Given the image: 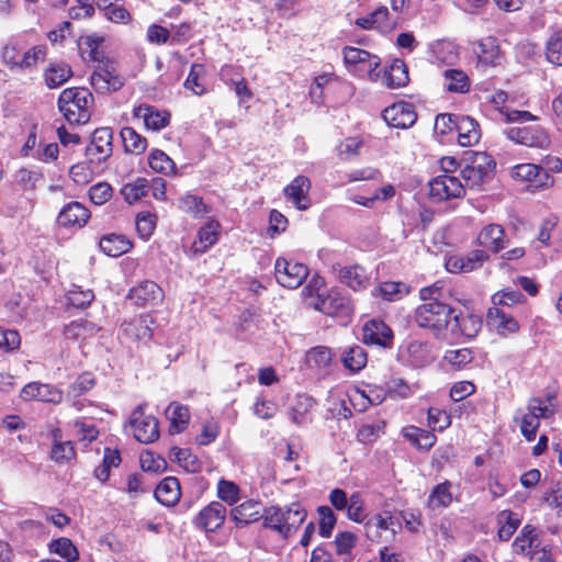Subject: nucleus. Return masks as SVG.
Returning <instances> with one entry per match:
<instances>
[{"label":"nucleus","mask_w":562,"mask_h":562,"mask_svg":"<svg viewBox=\"0 0 562 562\" xmlns=\"http://www.w3.org/2000/svg\"><path fill=\"white\" fill-rule=\"evenodd\" d=\"M307 517V510L300 502L285 506L271 505L266 507L262 527L286 540L293 536Z\"/></svg>","instance_id":"nucleus-1"},{"label":"nucleus","mask_w":562,"mask_h":562,"mask_svg":"<svg viewBox=\"0 0 562 562\" xmlns=\"http://www.w3.org/2000/svg\"><path fill=\"white\" fill-rule=\"evenodd\" d=\"M324 280L322 278H313L304 288V292L311 297L310 305L316 311L330 316L349 318L352 313L350 300L342 296L337 291H328L325 293Z\"/></svg>","instance_id":"nucleus-2"},{"label":"nucleus","mask_w":562,"mask_h":562,"mask_svg":"<svg viewBox=\"0 0 562 562\" xmlns=\"http://www.w3.org/2000/svg\"><path fill=\"white\" fill-rule=\"evenodd\" d=\"M93 104V94L88 88L82 87L67 88L58 98V109L69 124L88 123L92 115Z\"/></svg>","instance_id":"nucleus-3"},{"label":"nucleus","mask_w":562,"mask_h":562,"mask_svg":"<svg viewBox=\"0 0 562 562\" xmlns=\"http://www.w3.org/2000/svg\"><path fill=\"white\" fill-rule=\"evenodd\" d=\"M155 319L149 313H142L124 319L119 326V339L128 348L149 347L154 337Z\"/></svg>","instance_id":"nucleus-4"},{"label":"nucleus","mask_w":562,"mask_h":562,"mask_svg":"<svg viewBox=\"0 0 562 562\" xmlns=\"http://www.w3.org/2000/svg\"><path fill=\"white\" fill-rule=\"evenodd\" d=\"M454 310L446 302H423L414 313L415 323L422 327L440 333L447 329Z\"/></svg>","instance_id":"nucleus-5"},{"label":"nucleus","mask_w":562,"mask_h":562,"mask_svg":"<svg viewBox=\"0 0 562 562\" xmlns=\"http://www.w3.org/2000/svg\"><path fill=\"white\" fill-rule=\"evenodd\" d=\"M510 177L525 186L531 193L549 190L554 184V178L549 171L537 164H518L510 168Z\"/></svg>","instance_id":"nucleus-6"},{"label":"nucleus","mask_w":562,"mask_h":562,"mask_svg":"<svg viewBox=\"0 0 562 562\" xmlns=\"http://www.w3.org/2000/svg\"><path fill=\"white\" fill-rule=\"evenodd\" d=\"M496 164L486 153H475L471 164L461 170L464 189H481L495 171Z\"/></svg>","instance_id":"nucleus-7"},{"label":"nucleus","mask_w":562,"mask_h":562,"mask_svg":"<svg viewBox=\"0 0 562 562\" xmlns=\"http://www.w3.org/2000/svg\"><path fill=\"white\" fill-rule=\"evenodd\" d=\"M364 535L371 542H387L395 539L401 524L390 510L369 517L363 522Z\"/></svg>","instance_id":"nucleus-8"},{"label":"nucleus","mask_w":562,"mask_h":562,"mask_svg":"<svg viewBox=\"0 0 562 562\" xmlns=\"http://www.w3.org/2000/svg\"><path fill=\"white\" fill-rule=\"evenodd\" d=\"M308 272L307 266L293 259L279 257L274 263L276 280L283 288H299L307 278Z\"/></svg>","instance_id":"nucleus-9"},{"label":"nucleus","mask_w":562,"mask_h":562,"mask_svg":"<svg viewBox=\"0 0 562 562\" xmlns=\"http://www.w3.org/2000/svg\"><path fill=\"white\" fill-rule=\"evenodd\" d=\"M505 135L512 142L527 147L547 149L551 143L547 131L539 124L513 126L505 131Z\"/></svg>","instance_id":"nucleus-10"},{"label":"nucleus","mask_w":562,"mask_h":562,"mask_svg":"<svg viewBox=\"0 0 562 562\" xmlns=\"http://www.w3.org/2000/svg\"><path fill=\"white\" fill-rule=\"evenodd\" d=\"M429 196L436 202L463 198L465 189L461 180L453 175H439L429 183Z\"/></svg>","instance_id":"nucleus-11"},{"label":"nucleus","mask_w":562,"mask_h":562,"mask_svg":"<svg viewBox=\"0 0 562 562\" xmlns=\"http://www.w3.org/2000/svg\"><path fill=\"white\" fill-rule=\"evenodd\" d=\"M113 132L110 127L93 131L91 140L86 148V157L91 164L104 162L113 151Z\"/></svg>","instance_id":"nucleus-12"},{"label":"nucleus","mask_w":562,"mask_h":562,"mask_svg":"<svg viewBox=\"0 0 562 562\" xmlns=\"http://www.w3.org/2000/svg\"><path fill=\"white\" fill-rule=\"evenodd\" d=\"M130 424L135 439L142 443H150L159 438L158 419L145 414L140 406L132 413Z\"/></svg>","instance_id":"nucleus-13"},{"label":"nucleus","mask_w":562,"mask_h":562,"mask_svg":"<svg viewBox=\"0 0 562 562\" xmlns=\"http://www.w3.org/2000/svg\"><path fill=\"white\" fill-rule=\"evenodd\" d=\"M362 342L367 346L390 349L394 342V333L385 322L372 318L362 326Z\"/></svg>","instance_id":"nucleus-14"},{"label":"nucleus","mask_w":562,"mask_h":562,"mask_svg":"<svg viewBox=\"0 0 562 562\" xmlns=\"http://www.w3.org/2000/svg\"><path fill=\"white\" fill-rule=\"evenodd\" d=\"M266 507L259 499H246L235 504L229 510V518L237 528H245L259 520H265Z\"/></svg>","instance_id":"nucleus-15"},{"label":"nucleus","mask_w":562,"mask_h":562,"mask_svg":"<svg viewBox=\"0 0 562 562\" xmlns=\"http://www.w3.org/2000/svg\"><path fill=\"white\" fill-rule=\"evenodd\" d=\"M124 77L121 76L113 60L95 66V70L92 72L90 83L97 92L117 91L124 86Z\"/></svg>","instance_id":"nucleus-16"},{"label":"nucleus","mask_w":562,"mask_h":562,"mask_svg":"<svg viewBox=\"0 0 562 562\" xmlns=\"http://www.w3.org/2000/svg\"><path fill=\"white\" fill-rule=\"evenodd\" d=\"M222 225L215 218H210L196 232V239L189 249L190 257L196 258L205 254L220 239Z\"/></svg>","instance_id":"nucleus-17"},{"label":"nucleus","mask_w":562,"mask_h":562,"mask_svg":"<svg viewBox=\"0 0 562 562\" xmlns=\"http://www.w3.org/2000/svg\"><path fill=\"white\" fill-rule=\"evenodd\" d=\"M355 23L361 30L390 34L395 30L396 20L391 16L385 5H380L366 16L358 18Z\"/></svg>","instance_id":"nucleus-18"},{"label":"nucleus","mask_w":562,"mask_h":562,"mask_svg":"<svg viewBox=\"0 0 562 562\" xmlns=\"http://www.w3.org/2000/svg\"><path fill=\"white\" fill-rule=\"evenodd\" d=\"M382 116L389 126L402 130L413 126L417 120L414 104L405 101L385 108Z\"/></svg>","instance_id":"nucleus-19"},{"label":"nucleus","mask_w":562,"mask_h":562,"mask_svg":"<svg viewBox=\"0 0 562 562\" xmlns=\"http://www.w3.org/2000/svg\"><path fill=\"white\" fill-rule=\"evenodd\" d=\"M133 116L142 119L148 131L159 132L170 125L171 113L168 110L157 109L155 105L142 103L133 109Z\"/></svg>","instance_id":"nucleus-20"},{"label":"nucleus","mask_w":562,"mask_h":562,"mask_svg":"<svg viewBox=\"0 0 562 562\" xmlns=\"http://www.w3.org/2000/svg\"><path fill=\"white\" fill-rule=\"evenodd\" d=\"M488 259L490 255L485 250L474 249L465 256H449L445 267L451 273H468L481 268Z\"/></svg>","instance_id":"nucleus-21"},{"label":"nucleus","mask_w":562,"mask_h":562,"mask_svg":"<svg viewBox=\"0 0 562 562\" xmlns=\"http://www.w3.org/2000/svg\"><path fill=\"white\" fill-rule=\"evenodd\" d=\"M23 401H40L50 404H59L63 401L64 393L53 384L30 382L23 386L20 393Z\"/></svg>","instance_id":"nucleus-22"},{"label":"nucleus","mask_w":562,"mask_h":562,"mask_svg":"<svg viewBox=\"0 0 562 562\" xmlns=\"http://www.w3.org/2000/svg\"><path fill=\"white\" fill-rule=\"evenodd\" d=\"M91 217L90 210L78 201L65 204L57 215V224L64 228H82Z\"/></svg>","instance_id":"nucleus-23"},{"label":"nucleus","mask_w":562,"mask_h":562,"mask_svg":"<svg viewBox=\"0 0 562 562\" xmlns=\"http://www.w3.org/2000/svg\"><path fill=\"white\" fill-rule=\"evenodd\" d=\"M226 514V508L221 502H211L199 512L193 522L195 527L206 532H215L224 525Z\"/></svg>","instance_id":"nucleus-24"},{"label":"nucleus","mask_w":562,"mask_h":562,"mask_svg":"<svg viewBox=\"0 0 562 562\" xmlns=\"http://www.w3.org/2000/svg\"><path fill=\"white\" fill-rule=\"evenodd\" d=\"M311 187V180L306 176L299 175L284 187V198L286 201L291 202L296 210L306 211L311 206V199L308 196Z\"/></svg>","instance_id":"nucleus-25"},{"label":"nucleus","mask_w":562,"mask_h":562,"mask_svg":"<svg viewBox=\"0 0 562 562\" xmlns=\"http://www.w3.org/2000/svg\"><path fill=\"white\" fill-rule=\"evenodd\" d=\"M104 40L105 37H78L77 46L81 58L95 66L111 61Z\"/></svg>","instance_id":"nucleus-26"},{"label":"nucleus","mask_w":562,"mask_h":562,"mask_svg":"<svg viewBox=\"0 0 562 562\" xmlns=\"http://www.w3.org/2000/svg\"><path fill=\"white\" fill-rule=\"evenodd\" d=\"M127 297L137 306H155L162 303L165 294L164 290L154 281L145 280L133 286Z\"/></svg>","instance_id":"nucleus-27"},{"label":"nucleus","mask_w":562,"mask_h":562,"mask_svg":"<svg viewBox=\"0 0 562 562\" xmlns=\"http://www.w3.org/2000/svg\"><path fill=\"white\" fill-rule=\"evenodd\" d=\"M486 322L498 335L504 337L517 333L520 328L512 311L495 305L487 310Z\"/></svg>","instance_id":"nucleus-28"},{"label":"nucleus","mask_w":562,"mask_h":562,"mask_svg":"<svg viewBox=\"0 0 562 562\" xmlns=\"http://www.w3.org/2000/svg\"><path fill=\"white\" fill-rule=\"evenodd\" d=\"M334 270L338 272L339 282L353 291H363L370 284V277L360 265L346 267L337 265L334 266Z\"/></svg>","instance_id":"nucleus-29"},{"label":"nucleus","mask_w":562,"mask_h":562,"mask_svg":"<svg viewBox=\"0 0 562 562\" xmlns=\"http://www.w3.org/2000/svg\"><path fill=\"white\" fill-rule=\"evenodd\" d=\"M476 244L488 255L498 254L505 248V231L498 224H488L484 226L476 237Z\"/></svg>","instance_id":"nucleus-30"},{"label":"nucleus","mask_w":562,"mask_h":562,"mask_svg":"<svg viewBox=\"0 0 562 562\" xmlns=\"http://www.w3.org/2000/svg\"><path fill=\"white\" fill-rule=\"evenodd\" d=\"M458 144L462 147H472L481 138V127L476 120L469 115H458L456 123Z\"/></svg>","instance_id":"nucleus-31"},{"label":"nucleus","mask_w":562,"mask_h":562,"mask_svg":"<svg viewBox=\"0 0 562 562\" xmlns=\"http://www.w3.org/2000/svg\"><path fill=\"white\" fill-rule=\"evenodd\" d=\"M540 547L537 528L526 524L512 543L513 552L518 555L529 557Z\"/></svg>","instance_id":"nucleus-32"},{"label":"nucleus","mask_w":562,"mask_h":562,"mask_svg":"<svg viewBox=\"0 0 562 562\" xmlns=\"http://www.w3.org/2000/svg\"><path fill=\"white\" fill-rule=\"evenodd\" d=\"M155 498L164 506H175L181 497L180 482L175 476L164 477L154 491Z\"/></svg>","instance_id":"nucleus-33"},{"label":"nucleus","mask_w":562,"mask_h":562,"mask_svg":"<svg viewBox=\"0 0 562 562\" xmlns=\"http://www.w3.org/2000/svg\"><path fill=\"white\" fill-rule=\"evenodd\" d=\"M496 40V37H480L473 42L472 49L483 66L496 65L501 58V49Z\"/></svg>","instance_id":"nucleus-34"},{"label":"nucleus","mask_w":562,"mask_h":562,"mask_svg":"<svg viewBox=\"0 0 562 562\" xmlns=\"http://www.w3.org/2000/svg\"><path fill=\"white\" fill-rule=\"evenodd\" d=\"M100 250L109 257H120L133 248V241L122 234H106L99 240Z\"/></svg>","instance_id":"nucleus-35"},{"label":"nucleus","mask_w":562,"mask_h":562,"mask_svg":"<svg viewBox=\"0 0 562 562\" xmlns=\"http://www.w3.org/2000/svg\"><path fill=\"white\" fill-rule=\"evenodd\" d=\"M452 333L467 338H474L482 328V319L474 314H452Z\"/></svg>","instance_id":"nucleus-36"},{"label":"nucleus","mask_w":562,"mask_h":562,"mask_svg":"<svg viewBox=\"0 0 562 562\" xmlns=\"http://www.w3.org/2000/svg\"><path fill=\"white\" fill-rule=\"evenodd\" d=\"M402 435L413 447L423 451H429L437 441L432 430H426L416 426L403 428Z\"/></svg>","instance_id":"nucleus-37"},{"label":"nucleus","mask_w":562,"mask_h":562,"mask_svg":"<svg viewBox=\"0 0 562 562\" xmlns=\"http://www.w3.org/2000/svg\"><path fill=\"white\" fill-rule=\"evenodd\" d=\"M409 291V286L402 281H383L372 290V295L387 302H396L405 297Z\"/></svg>","instance_id":"nucleus-38"},{"label":"nucleus","mask_w":562,"mask_h":562,"mask_svg":"<svg viewBox=\"0 0 562 562\" xmlns=\"http://www.w3.org/2000/svg\"><path fill=\"white\" fill-rule=\"evenodd\" d=\"M100 327L94 323L79 318L70 322L64 327V337L68 340H86L95 336L100 331Z\"/></svg>","instance_id":"nucleus-39"},{"label":"nucleus","mask_w":562,"mask_h":562,"mask_svg":"<svg viewBox=\"0 0 562 562\" xmlns=\"http://www.w3.org/2000/svg\"><path fill=\"white\" fill-rule=\"evenodd\" d=\"M409 82L408 68L401 59H394L393 63L384 69L383 83L391 89L402 88Z\"/></svg>","instance_id":"nucleus-40"},{"label":"nucleus","mask_w":562,"mask_h":562,"mask_svg":"<svg viewBox=\"0 0 562 562\" xmlns=\"http://www.w3.org/2000/svg\"><path fill=\"white\" fill-rule=\"evenodd\" d=\"M496 524L498 526L497 538L501 541H508L519 528L521 517L510 509H503L496 515Z\"/></svg>","instance_id":"nucleus-41"},{"label":"nucleus","mask_w":562,"mask_h":562,"mask_svg":"<svg viewBox=\"0 0 562 562\" xmlns=\"http://www.w3.org/2000/svg\"><path fill=\"white\" fill-rule=\"evenodd\" d=\"M177 209L193 218H202L211 212V207L204 203L202 196L189 192L178 199Z\"/></svg>","instance_id":"nucleus-42"},{"label":"nucleus","mask_w":562,"mask_h":562,"mask_svg":"<svg viewBox=\"0 0 562 562\" xmlns=\"http://www.w3.org/2000/svg\"><path fill=\"white\" fill-rule=\"evenodd\" d=\"M443 86L447 91L452 93L464 94L470 91L471 80L469 76L461 69H446L442 72Z\"/></svg>","instance_id":"nucleus-43"},{"label":"nucleus","mask_w":562,"mask_h":562,"mask_svg":"<svg viewBox=\"0 0 562 562\" xmlns=\"http://www.w3.org/2000/svg\"><path fill=\"white\" fill-rule=\"evenodd\" d=\"M167 416L170 420V434H179L188 428L190 422V412L187 406L177 402H172L167 408Z\"/></svg>","instance_id":"nucleus-44"},{"label":"nucleus","mask_w":562,"mask_h":562,"mask_svg":"<svg viewBox=\"0 0 562 562\" xmlns=\"http://www.w3.org/2000/svg\"><path fill=\"white\" fill-rule=\"evenodd\" d=\"M71 77L72 70L67 63H52L44 71L45 83L50 89L64 85Z\"/></svg>","instance_id":"nucleus-45"},{"label":"nucleus","mask_w":562,"mask_h":562,"mask_svg":"<svg viewBox=\"0 0 562 562\" xmlns=\"http://www.w3.org/2000/svg\"><path fill=\"white\" fill-rule=\"evenodd\" d=\"M120 136L122 138L124 151L133 155H140L147 148V139L140 135L135 128L125 126L121 130Z\"/></svg>","instance_id":"nucleus-46"},{"label":"nucleus","mask_w":562,"mask_h":562,"mask_svg":"<svg viewBox=\"0 0 562 562\" xmlns=\"http://www.w3.org/2000/svg\"><path fill=\"white\" fill-rule=\"evenodd\" d=\"M148 165L156 173L178 176L176 162L161 149H153L148 155Z\"/></svg>","instance_id":"nucleus-47"},{"label":"nucleus","mask_w":562,"mask_h":562,"mask_svg":"<svg viewBox=\"0 0 562 562\" xmlns=\"http://www.w3.org/2000/svg\"><path fill=\"white\" fill-rule=\"evenodd\" d=\"M183 87L194 95H203L206 92V69L202 64H192Z\"/></svg>","instance_id":"nucleus-48"},{"label":"nucleus","mask_w":562,"mask_h":562,"mask_svg":"<svg viewBox=\"0 0 562 562\" xmlns=\"http://www.w3.org/2000/svg\"><path fill=\"white\" fill-rule=\"evenodd\" d=\"M342 54L344 60L348 65L368 64V67L371 68V75L380 65V58L378 56L362 48L347 46L344 48Z\"/></svg>","instance_id":"nucleus-49"},{"label":"nucleus","mask_w":562,"mask_h":562,"mask_svg":"<svg viewBox=\"0 0 562 562\" xmlns=\"http://www.w3.org/2000/svg\"><path fill=\"white\" fill-rule=\"evenodd\" d=\"M430 47L436 59L442 64L452 65L459 58L456 44L447 37L436 40Z\"/></svg>","instance_id":"nucleus-50"},{"label":"nucleus","mask_w":562,"mask_h":562,"mask_svg":"<svg viewBox=\"0 0 562 562\" xmlns=\"http://www.w3.org/2000/svg\"><path fill=\"white\" fill-rule=\"evenodd\" d=\"M315 405L314 400L307 394H297L290 408L291 420L295 425H302L307 422L308 415Z\"/></svg>","instance_id":"nucleus-51"},{"label":"nucleus","mask_w":562,"mask_h":562,"mask_svg":"<svg viewBox=\"0 0 562 562\" xmlns=\"http://www.w3.org/2000/svg\"><path fill=\"white\" fill-rule=\"evenodd\" d=\"M357 542L358 537L356 533L348 530L337 532L334 540L336 554L341 557L344 562H351L352 550L356 548Z\"/></svg>","instance_id":"nucleus-52"},{"label":"nucleus","mask_w":562,"mask_h":562,"mask_svg":"<svg viewBox=\"0 0 562 562\" xmlns=\"http://www.w3.org/2000/svg\"><path fill=\"white\" fill-rule=\"evenodd\" d=\"M341 362L351 372H359L368 362V355L363 347L353 345L344 351Z\"/></svg>","instance_id":"nucleus-53"},{"label":"nucleus","mask_w":562,"mask_h":562,"mask_svg":"<svg viewBox=\"0 0 562 562\" xmlns=\"http://www.w3.org/2000/svg\"><path fill=\"white\" fill-rule=\"evenodd\" d=\"M451 503V483L448 480L435 485L427 498V506L431 509L448 507Z\"/></svg>","instance_id":"nucleus-54"},{"label":"nucleus","mask_w":562,"mask_h":562,"mask_svg":"<svg viewBox=\"0 0 562 562\" xmlns=\"http://www.w3.org/2000/svg\"><path fill=\"white\" fill-rule=\"evenodd\" d=\"M554 398V394H547L546 400L541 397H531L527 403V412L529 414L537 415L539 422L541 419H549L555 413L551 403Z\"/></svg>","instance_id":"nucleus-55"},{"label":"nucleus","mask_w":562,"mask_h":562,"mask_svg":"<svg viewBox=\"0 0 562 562\" xmlns=\"http://www.w3.org/2000/svg\"><path fill=\"white\" fill-rule=\"evenodd\" d=\"M349 520L362 524L369 518L366 512V503L360 492L356 491L349 496L348 507L345 509Z\"/></svg>","instance_id":"nucleus-56"},{"label":"nucleus","mask_w":562,"mask_h":562,"mask_svg":"<svg viewBox=\"0 0 562 562\" xmlns=\"http://www.w3.org/2000/svg\"><path fill=\"white\" fill-rule=\"evenodd\" d=\"M48 548L50 552L58 554L66 562H76L79 559V551L69 538L54 539L49 542Z\"/></svg>","instance_id":"nucleus-57"},{"label":"nucleus","mask_w":562,"mask_h":562,"mask_svg":"<svg viewBox=\"0 0 562 562\" xmlns=\"http://www.w3.org/2000/svg\"><path fill=\"white\" fill-rule=\"evenodd\" d=\"M148 193V181L145 178H136L121 188L123 199L133 204Z\"/></svg>","instance_id":"nucleus-58"},{"label":"nucleus","mask_w":562,"mask_h":562,"mask_svg":"<svg viewBox=\"0 0 562 562\" xmlns=\"http://www.w3.org/2000/svg\"><path fill=\"white\" fill-rule=\"evenodd\" d=\"M493 305L510 311L514 305L526 302V296L518 290L505 289L492 296Z\"/></svg>","instance_id":"nucleus-59"},{"label":"nucleus","mask_w":562,"mask_h":562,"mask_svg":"<svg viewBox=\"0 0 562 562\" xmlns=\"http://www.w3.org/2000/svg\"><path fill=\"white\" fill-rule=\"evenodd\" d=\"M318 515V533L323 538H329L337 524V516L327 505L317 507Z\"/></svg>","instance_id":"nucleus-60"},{"label":"nucleus","mask_w":562,"mask_h":562,"mask_svg":"<svg viewBox=\"0 0 562 562\" xmlns=\"http://www.w3.org/2000/svg\"><path fill=\"white\" fill-rule=\"evenodd\" d=\"M76 456L77 453L72 441L67 440L60 442H53L49 452V458L54 462L58 464L68 463L71 460L76 459Z\"/></svg>","instance_id":"nucleus-61"},{"label":"nucleus","mask_w":562,"mask_h":562,"mask_svg":"<svg viewBox=\"0 0 562 562\" xmlns=\"http://www.w3.org/2000/svg\"><path fill=\"white\" fill-rule=\"evenodd\" d=\"M157 215L148 211L139 212L135 218L136 231L143 240H147L154 234L157 225Z\"/></svg>","instance_id":"nucleus-62"},{"label":"nucleus","mask_w":562,"mask_h":562,"mask_svg":"<svg viewBox=\"0 0 562 562\" xmlns=\"http://www.w3.org/2000/svg\"><path fill=\"white\" fill-rule=\"evenodd\" d=\"M427 424L432 431H443L451 425V415L446 409L429 407L427 411Z\"/></svg>","instance_id":"nucleus-63"},{"label":"nucleus","mask_w":562,"mask_h":562,"mask_svg":"<svg viewBox=\"0 0 562 562\" xmlns=\"http://www.w3.org/2000/svg\"><path fill=\"white\" fill-rule=\"evenodd\" d=\"M443 359L454 369L461 370L473 361L474 351L471 348L451 349L446 351Z\"/></svg>","instance_id":"nucleus-64"}]
</instances>
